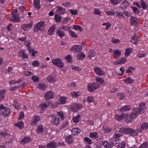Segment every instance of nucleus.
Masks as SVG:
<instances>
[{
  "label": "nucleus",
  "instance_id": "4be33fe9",
  "mask_svg": "<svg viewBox=\"0 0 148 148\" xmlns=\"http://www.w3.org/2000/svg\"><path fill=\"white\" fill-rule=\"evenodd\" d=\"M58 8L57 12L58 13L61 14H65L66 12L65 9L62 8V7H57Z\"/></svg>",
  "mask_w": 148,
  "mask_h": 148
},
{
  "label": "nucleus",
  "instance_id": "09e8293b",
  "mask_svg": "<svg viewBox=\"0 0 148 148\" xmlns=\"http://www.w3.org/2000/svg\"><path fill=\"white\" fill-rule=\"evenodd\" d=\"M87 101L89 103L93 102L94 101V99L92 96L88 97L86 98Z\"/></svg>",
  "mask_w": 148,
  "mask_h": 148
},
{
  "label": "nucleus",
  "instance_id": "4468645a",
  "mask_svg": "<svg viewBox=\"0 0 148 148\" xmlns=\"http://www.w3.org/2000/svg\"><path fill=\"white\" fill-rule=\"evenodd\" d=\"M12 22L14 23H15L16 22H19L20 20V18L19 17V14L14 15H12Z\"/></svg>",
  "mask_w": 148,
  "mask_h": 148
},
{
  "label": "nucleus",
  "instance_id": "393cba45",
  "mask_svg": "<svg viewBox=\"0 0 148 148\" xmlns=\"http://www.w3.org/2000/svg\"><path fill=\"white\" fill-rule=\"evenodd\" d=\"M30 141L31 139L30 138L28 137H26L23 138L20 141V142L22 144L24 145L25 143L29 142Z\"/></svg>",
  "mask_w": 148,
  "mask_h": 148
},
{
  "label": "nucleus",
  "instance_id": "a18cd8bd",
  "mask_svg": "<svg viewBox=\"0 0 148 148\" xmlns=\"http://www.w3.org/2000/svg\"><path fill=\"white\" fill-rule=\"evenodd\" d=\"M140 5L142 8L144 9H145L147 7V5L145 3V1L144 0H141L140 1Z\"/></svg>",
  "mask_w": 148,
  "mask_h": 148
},
{
  "label": "nucleus",
  "instance_id": "864d4df0",
  "mask_svg": "<svg viewBox=\"0 0 148 148\" xmlns=\"http://www.w3.org/2000/svg\"><path fill=\"white\" fill-rule=\"evenodd\" d=\"M65 59L67 60V62H71L72 61V58L71 55H67Z\"/></svg>",
  "mask_w": 148,
  "mask_h": 148
},
{
  "label": "nucleus",
  "instance_id": "0eeeda50",
  "mask_svg": "<svg viewBox=\"0 0 148 148\" xmlns=\"http://www.w3.org/2000/svg\"><path fill=\"white\" fill-rule=\"evenodd\" d=\"M82 107V105L79 103H74L70 106L71 110L74 112H77Z\"/></svg>",
  "mask_w": 148,
  "mask_h": 148
},
{
  "label": "nucleus",
  "instance_id": "13d9d810",
  "mask_svg": "<svg viewBox=\"0 0 148 148\" xmlns=\"http://www.w3.org/2000/svg\"><path fill=\"white\" fill-rule=\"evenodd\" d=\"M34 119L32 122V123L36 124L40 120V117L38 116H34Z\"/></svg>",
  "mask_w": 148,
  "mask_h": 148
},
{
  "label": "nucleus",
  "instance_id": "a211bd4d",
  "mask_svg": "<svg viewBox=\"0 0 148 148\" xmlns=\"http://www.w3.org/2000/svg\"><path fill=\"white\" fill-rule=\"evenodd\" d=\"M94 71L96 74L99 75H101L103 74V71L98 67H95L94 69Z\"/></svg>",
  "mask_w": 148,
  "mask_h": 148
},
{
  "label": "nucleus",
  "instance_id": "8fccbe9b",
  "mask_svg": "<svg viewBox=\"0 0 148 148\" xmlns=\"http://www.w3.org/2000/svg\"><path fill=\"white\" fill-rule=\"evenodd\" d=\"M106 13L108 15L113 16L115 14V12L113 10H112L110 11H108L106 10L105 11Z\"/></svg>",
  "mask_w": 148,
  "mask_h": 148
},
{
  "label": "nucleus",
  "instance_id": "69168bd1",
  "mask_svg": "<svg viewBox=\"0 0 148 148\" xmlns=\"http://www.w3.org/2000/svg\"><path fill=\"white\" fill-rule=\"evenodd\" d=\"M70 13L73 15H75L78 14L77 10H74L73 9H71L69 10Z\"/></svg>",
  "mask_w": 148,
  "mask_h": 148
},
{
  "label": "nucleus",
  "instance_id": "c9c22d12",
  "mask_svg": "<svg viewBox=\"0 0 148 148\" xmlns=\"http://www.w3.org/2000/svg\"><path fill=\"white\" fill-rule=\"evenodd\" d=\"M47 80L49 82H53L55 81L54 78L51 75H49L47 77Z\"/></svg>",
  "mask_w": 148,
  "mask_h": 148
},
{
  "label": "nucleus",
  "instance_id": "58836bf2",
  "mask_svg": "<svg viewBox=\"0 0 148 148\" xmlns=\"http://www.w3.org/2000/svg\"><path fill=\"white\" fill-rule=\"evenodd\" d=\"M19 56L23 59H27L28 58V56L23 52H19Z\"/></svg>",
  "mask_w": 148,
  "mask_h": 148
},
{
  "label": "nucleus",
  "instance_id": "bb28decb",
  "mask_svg": "<svg viewBox=\"0 0 148 148\" xmlns=\"http://www.w3.org/2000/svg\"><path fill=\"white\" fill-rule=\"evenodd\" d=\"M80 130L78 128H73L72 129L71 132L74 135H77L80 132Z\"/></svg>",
  "mask_w": 148,
  "mask_h": 148
},
{
  "label": "nucleus",
  "instance_id": "6e6552de",
  "mask_svg": "<svg viewBox=\"0 0 148 148\" xmlns=\"http://www.w3.org/2000/svg\"><path fill=\"white\" fill-rule=\"evenodd\" d=\"M51 116L52 118L51 120L52 123L55 125H58L59 124L60 121L59 118L55 115H51L49 116V117Z\"/></svg>",
  "mask_w": 148,
  "mask_h": 148
},
{
  "label": "nucleus",
  "instance_id": "5701e85b",
  "mask_svg": "<svg viewBox=\"0 0 148 148\" xmlns=\"http://www.w3.org/2000/svg\"><path fill=\"white\" fill-rule=\"evenodd\" d=\"M67 98L64 97H60L59 99V101L60 102V104H65L67 101Z\"/></svg>",
  "mask_w": 148,
  "mask_h": 148
},
{
  "label": "nucleus",
  "instance_id": "b1692460",
  "mask_svg": "<svg viewBox=\"0 0 148 148\" xmlns=\"http://www.w3.org/2000/svg\"><path fill=\"white\" fill-rule=\"evenodd\" d=\"M79 46V45H74L71 48L70 50L73 51L74 53H76L78 52V49Z\"/></svg>",
  "mask_w": 148,
  "mask_h": 148
},
{
  "label": "nucleus",
  "instance_id": "412c9836",
  "mask_svg": "<svg viewBox=\"0 0 148 148\" xmlns=\"http://www.w3.org/2000/svg\"><path fill=\"white\" fill-rule=\"evenodd\" d=\"M130 25H136L137 24L138 21L137 18L135 17H132L130 18Z\"/></svg>",
  "mask_w": 148,
  "mask_h": 148
},
{
  "label": "nucleus",
  "instance_id": "6ab92c4d",
  "mask_svg": "<svg viewBox=\"0 0 148 148\" xmlns=\"http://www.w3.org/2000/svg\"><path fill=\"white\" fill-rule=\"evenodd\" d=\"M40 1L39 0H34V7L37 9H39L40 8Z\"/></svg>",
  "mask_w": 148,
  "mask_h": 148
},
{
  "label": "nucleus",
  "instance_id": "052dcab7",
  "mask_svg": "<svg viewBox=\"0 0 148 148\" xmlns=\"http://www.w3.org/2000/svg\"><path fill=\"white\" fill-rule=\"evenodd\" d=\"M59 29L67 31L69 30L70 29V28L69 27L67 26H62L61 27H59Z\"/></svg>",
  "mask_w": 148,
  "mask_h": 148
},
{
  "label": "nucleus",
  "instance_id": "a19ab883",
  "mask_svg": "<svg viewBox=\"0 0 148 148\" xmlns=\"http://www.w3.org/2000/svg\"><path fill=\"white\" fill-rule=\"evenodd\" d=\"M49 104H50V103H49L48 104L46 103H43L39 105V106L41 109L44 110L49 106Z\"/></svg>",
  "mask_w": 148,
  "mask_h": 148
},
{
  "label": "nucleus",
  "instance_id": "4c0bfd02",
  "mask_svg": "<svg viewBox=\"0 0 148 148\" xmlns=\"http://www.w3.org/2000/svg\"><path fill=\"white\" fill-rule=\"evenodd\" d=\"M44 130V128L41 125H40L38 126L37 129V132L38 134L42 133L43 132Z\"/></svg>",
  "mask_w": 148,
  "mask_h": 148
},
{
  "label": "nucleus",
  "instance_id": "aec40b11",
  "mask_svg": "<svg viewBox=\"0 0 148 148\" xmlns=\"http://www.w3.org/2000/svg\"><path fill=\"white\" fill-rule=\"evenodd\" d=\"M125 114L124 113H122L120 115L118 114L116 115L115 117L116 120L118 121H120L122 120L125 117Z\"/></svg>",
  "mask_w": 148,
  "mask_h": 148
},
{
  "label": "nucleus",
  "instance_id": "e2e57ef3",
  "mask_svg": "<svg viewBox=\"0 0 148 148\" xmlns=\"http://www.w3.org/2000/svg\"><path fill=\"white\" fill-rule=\"evenodd\" d=\"M141 125L144 129H148V123H144L141 124Z\"/></svg>",
  "mask_w": 148,
  "mask_h": 148
},
{
  "label": "nucleus",
  "instance_id": "423d86ee",
  "mask_svg": "<svg viewBox=\"0 0 148 148\" xmlns=\"http://www.w3.org/2000/svg\"><path fill=\"white\" fill-rule=\"evenodd\" d=\"M10 110L4 107L3 105L0 106V113L4 116H8L10 114Z\"/></svg>",
  "mask_w": 148,
  "mask_h": 148
},
{
  "label": "nucleus",
  "instance_id": "f257e3e1",
  "mask_svg": "<svg viewBox=\"0 0 148 148\" xmlns=\"http://www.w3.org/2000/svg\"><path fill=\"white\" fill-rule=\"evenodd\" d=\"M123 134L132 136H136L138 134L136 130L129 128H120L119 131H116L114 136L119 138V137L122 136Z\"/></svg>",
  "mask_w": 148,
  "mask_h": 148
},
{
  "label": "nucleus",
  "instance_id": "9b49d317",
  "mask_svg": "<svg viewBox=\"0 0 148 148\" xmlns=\"http://www.w3.org/2000/svg\"><path fill=\"white\" fill-rule=\"evenodd\" d=\"M33 23L32 22L29 24H24L21 26V29L27 31L31 27Z\"/></svg>",
  "mask_w": 148,
  "mask_h": 148
},
{
  "label": "nucleus",
  "instance_id": "6e6d98bb",
  "mask_svg": "<svg viewBox=\"0 0 148 148\" xmlns=\"http://www.w3.org/2000/svg\"><path fill=\"white\" fill-rule=\"evenodd\" d=\"M110 2L114 5H116L119 3L121 0H110Z\"/></svg>",
  "mask_w": 148,
  "mask_h": 148
},
{
  "label": "nucleus",
  "instance_id": "f03ea898",
  "mask_svg": "<svg viewBox=\"0 0 148 148\" xmlns=\"http://www.w3.org/2000/svg\"><path fill=\"white\" fill-rule=\"evenodd\" d=\"M146 104L144 102H141L138 108H134L133 109L136 114L139 115L140 114H142L144 112L146 108Z\"/></svg>",
  "mask_w": 148,
  "mask_h": 148
},
{
  "label": "nucleus",
  "instance_id": "7ed1b4c3",
  "mask_svg": "<svg viewBox=\"0 0 148 148\" xmlns=\"http://www.w3.org/2000/svg\"><path fill=\"white\" fill-rule=\"evenodd\" d=\"M138 115L133 109V111L131 114L130 115H127L125 119V121L127 123H129L132 122L133 121V119H135Z\"/></svg>",
  "mask_w": 148,
  "mask_h": 148
},
{
  "label": "nucleus",
  "instance_id": "39448f33",
  "mask_svg": "<svg viewBox=\"0 0 148 148\" xmlns=\"http://www.w3.org/2000/svg\"><path fill=\"white\" fill-rule=\"evenodd\" d=\"M45 27V23L42 21L38 23L34 26V30L35 32H38L39 30L42 31L43 30Z\"/></svg>",
  "mask_w": 148,
  "mask_h": 148
},
{
  "label": "nucleus",
  "instance_id": "1a4fd4ad",
  "mask_svg": "<svg viewBox=\"0 0 148 148\" xmlns=\"http://www.w3.org/2000/svg\"><path fill=\"white\" fill-rule=\"evenodd\" d=\"M53 93L51 91H49L46 92L44 95V97L46 100H48L53 98Z\"/></svg>",
  "mask_w": 148,
  "mask_h": 148
},
{
  "label": "nucleus",
  "instance_id": "9d476101",
  "mask_svg": "<svg viewBox=\"0 0 148 148\" xmlns=\"http://www.w3.org/2000/svg\"><path fill=\"white\" fill-rule=\"evenodd\" d=\"M65 142L69 145L71 144L73 142L74 139L71 135L65 136Z\"/></svg>",
  "mask_w": 148,
  "mask_h": 148
},
{
  "label": "nucleus",
  "instance_id": "37998d69",
  "mask_svg": "<svg viewBox=\"0 0 148 148\" xmlns=\"http://www.w3.org/2000/svg\"><path fill=\"white\" fill-rule=\"evenodd\" d=\"M55 18L56 22H59L61 21L62 17L59 14H56L55 15Z\"/></svg>",
  "mask_w": 148,
  "mask_h": 148
},
{
  "label": "nucleus",
  "instance_id": "3c124183",
  "mask_svg": "<svg viewBox=\"0 0 148 148\" xmlns=\"http://www.w3.org/2000/svg\"><path fill=\"white\" fill-rule=\"evenodd\" d=\"M131 8L132 9L134 13L137 14H139V11L138 10V8L134 6H132Z\"/></svg>",
  "mask_w": 148,
  "mask_h": 148
},
{
  "label": "nucleus",
  "instance_id": "5fc2aeb1",
  "mask_svg": "<svg viewBox=\"0 0 148 148\" xmlns=\"http://www.w3.org/2000/svg\"><path fill=\"white\" fill-rule=\"evenodd\" d=\"M57 113L58 116H60L62 120H63L64 119V114L62 112H58Z\"/></svg>",
  "mask_w": 148,
  "mask_h": 148
},
{
  "label": "nucleus",
  "instance_id": "49530a36",
  "mask_svg": "<svg viewBox=\"0 0 148 148\" xmlns=\"http://www.w3.org/2000/svg\"><path fill=\"white\" fill-rule=\"evenodd\" d=\"M96 80L97 82H99L101 84L103 85L105 84V82L103 79L99 77H97L96 78Z\"/></svg>",
  "mask_w": 148,
  "mask_h": 148
},
{
  "label": "nucleus",
  "instance_id": "338daca9",
  "mask_svg": "<svg viewBox=\"0 0 148 148\" xmlns=\"http://www.w3.org/2000/svg\"><path fill=\"white\" fill-rule=\"evenodd\" d=\"M115 14L116 16L119 18H121V17H123V14L121 12H116L115 13Z\"/></svg>",
  "mask_w": 148,
  "mask_h": 148
},
{
  "label": "nucleus",
  "instance_id": "dca6fc26",
  "mask_svg": "<svg viewBox=\"0 0 148 148\" xmlns=\"http://www.w3.org/2000/svg\"><path fill=\"white\" fill-rule=\"evenodd\" d=\"M114 57L116 59H117L121 55V53L119 50H115L114 52Z\"/></svg>",
  "mask_w": 148,
  "mask_h": 148
},
{
  "label": "nucleus",
  "instance_id": "ddd939ff",
  "mask_svg": "<svg viewBox=\"0 0 148 148\" xmlns=\"http://www.w3.org/2000/svg\"><path fill=\"white\" fill-rule=\"evenodd\" d=\"M58 145L56 142L51 141L47 144L46 147L48 148H55Z\"/></svg>",
  "mask_w": 148,
  "mask_h": 148
},
{
  "label": "nucleus",
  "instance_id": "c85d7f7f",
  "mask_svg": "<svg viewBox=\"0 0 148 148\" xmlns=\"http://www.w3.org/2000/svg\"><path fill=\"white\" fill-rule=\"evenodd\" d=\"M127 61V59L125 57H123L121 59L119 60L117 62L116 64H124Z\"/></svg>",
  "mask_w": 148,
  "mask_h": 148
},
{
  "label": "nucleus",
  "instance_id": "473e14b6",
  "mask_svg": "<svg viewBox=\"0 0 148 148\" xmlns=\"http://www.w3.org/2000/svg\"><path fill=\"white\" fill-rule=\"evenodd\" d=\"M138 37L134 36L132 37L131 41L132 43L136 45L138 43Z\"/></svg>",
  "mask_w": 148,
  "mask_h": 148
},
{
  "label": "nucleus",
  "instance_id": "4d7b16f0",
  "mask_svg": "<svg viewBox=\"0 0 148 148\" xmlns=\"http://www.w3.org/2000/svg\"><path fill=\"white\" fill-rule=\"evenodd\" d=\"M40 63L38 60L33 61L32 63V65L34 66H39Z\"/></svg>",
  "mask_w": 148,
  "mask_h": 148
},
{
  "label": "nucleus",
  "instance_id": "79ce46f5",
  "mask_svg": "<svg viewBox=\"0 0 148 148\" xmlns=\"http://www.w3.org/2000/svg\"><path fill=\"white\" fill-rule=\"evenodd\" d=\"M138 148H148V141L141 144Z\"/></svg>",
  "mask_w": 148,
  "mask_h": 148
},
{
  "label": "nucleus",
  "instance_id": "cd10ccee",
  "mask_svg": "<svg viewBox=\"0 0 148 148\" xmlns=\"http://www.w3.org/2000/svg\"><path fill=\"white\" fill-rule=\"evenodd\" d=\"M126 83L132 84L134 82V80L130 77H128L123 80Z\"/></svg>",
  "mask_w": 148,
  "mask_h": 148
},
{
  "label": "nucleus",
  "instance_id": "20e7f679",
  "mask_svg": "<svg viewBox=\"0 0 148 148\" xmlns=\"http://www.w3.org/2000/svg\"><path fill=\"white\" fill-rule=\"evenodd\" d=\"M52 63L54 65L60 68H63L64 66V64L62 62L61 60L58 58H56L53 60L52 61Z\"/></svg>",
  "mask_w": 148,
  "mask_h": 148
},
{
  "label": "nucleus",
  "instance_id": "e433bc0d",
  "mask_svg": "<svg viewBox=\"0 0 148 148\" xmlns=\"http://www.w3.org/2000/svg\"><path fill=\"white\" fill-rule=\"evenodd\" d=\"M47 86L43 84H39L38 86V87L40 88L41 90H43L46 88Z\"/></svg>",
  "mask_w": 148,
  "mask_h": 148
},
{
  "label": "nucleus",
  "instance_id": "f8f14e48",
  "mask_svg": "<svg viewBox=\"0 0 148 148\" xmlns=\"http://www.w3.org/2000/svg\"><path fill=\"white\" fill-rule=\"evenodd\" d=\"M88 88L89 91L94 92L96 90V88H95V83H89L88 85Z\"/></svg>",
  "mask_w": 148,
  "mask_h": 148
},
{
  "label": "nucleus",
  "instance_id": "de8ad7c7",
  "mask_svg": "<svg viewBox=\"0 0 148 148\" xmlns=\"http://www.w3.org/2000/svg\"><path fill=\"white\" fill-rule=\"evenodd\" d=\"M86 56L84 54H83L82 53H81L79 54L77 56V58L79 60H81L84 58Z\"/></svg>",
  "mask_w": 148,
  "mask_h": 148
},
{
  "label": "nucleus",
  "instance_id": "2eb2a0df",
  "mask_svg": "<svg viewBox=\"0 0 148 148\" xmlns=\"http://www.w3.org/2000/svg\"><path fill=\"white\" fill-rule=\"evenodd\" d=\"M131 108V106L129 105H125L121 107L119 110L120 112L128 111H129Z\"/></svg>",
  "mask_w": 148,
  "mask_h": 148
},
{
  "label": "nucleus",
  "instance_id": "c756f323",
  "mask_svg": "<svg viewBox=\"0 0 148 148\" xmlns=\"http://www.w3.org/2000/svg\"><path fill=\"white\" fill-rule=\"evenodd\" d=\"M126 51L125 52V57H128L132 53V49L128 48L126 49Z\"/></svg>",
  "mask_w": 148,
  "mask_h": 148
},
{
  "label": "nucleus",
  "instance_id": "72a5a7b5",
  "mask_svg": "<svg viewBox=\"0 0 148 148\" xmlns=\"http://www.w3.org/2000/svg\"><path fill=\"white\" fill-rule=\"evenodd\" d=\"M55 28L54 27V25L50 27L48 31V33L49 34L51 35L53 34L55 32Z\"/></svg>",
  "mask_w": 148,
  "mask_h": 148
},
{
  "label": "nucleus",
  "instance_id": "0e129e2a",
  "mask_svg": "<svg viewBox=\"0 0 148 148\" xmlns=\"http://www.w3.org/2000/svg\"><path fill=\"white\" fill-rule=\"evenodd\" d=\"M84 140L87 142L88 144L90 145L92 143V141L88 137H85L84 138Z\"/></svg>",
  "mask_w": 148,
  "mask_h": 148
},
{
  "label": "nucleus",
  "instance_id": "c03bdc74",
  "mask_svg": "<svg viewBox=\"0 0 148 148\" xmlns=\"http://www.w3.org/2000/svg\"><path fill=\"white\" fill-rule=\"evenodd\" d=\"M29 52L30 54H32L33 57L35 56V54L38 53L37 51H35L34 49H32L29 50Z\"/></svg>",
  "mask_w": 148,
  "mask_h": 148
},
{
  "label": "nucleus",
  "instance_id": "680f3d73",
  "mask_svg": "<svg viewBox=\"0 0 148 148\" xmlns=\"http://www.w3.org/2000/svg\"><path fill=\"white\" fill-rule=\"evenodd\" d=\"M4 97V91L1 90L0 91V100H3Z\"/></svg>",
  "mask_w": 148,
  "mask_h": 148
},
{
  "label": "nucleus",
  "instance_id": "7c9ffc66",
  "mask_svg": "<svg viewBox=\"0 0 148 148\" xmlns=\"http://www.w3.org/2000/svg\"><path fill=\"white\" fill-rule=\"evenodd\" d=\"M71 95L73 97L77 98L80 95L81 93L79 92H73L71 93Z\"/></svg>",
  "mask_w": 148,
  "mask_h": 148
},
{
  "label": "nucleus",
  "instance_id": "603ef678",
  "mask_svg": "<svg viewBox=\"0 0 148 148\" xmlns=\"http://www.w3.org/2000/svg\"><path fill=\"white\" fill-rule=\"evenodd\" d=\"M73 29L75 30H79L80 32L82 30V28L80 26L78 25H74L73 26Z\"/></svg>",
  "mask_w": 148,
  "mask_h": 148
},
{
  "label": "nucleus",
  "instance_id": "a878e982",
  "mask_svg": "<svg viewBox=\"0 0 148 148\" xmlns=\"http://www.w3.org/2000/svg\"><path fill=\"white\" fill-rule=\"evenodd\" d=\"M56 34L60 38H62L65 35V34L63 31L59 29L56 30Z\"/></svg>",
  "mask_w": 148,
  "mask_h": 148
},
{
  "label": "nucleus",
  "instance_id": "774afa93",
  "mask_svg": "<svg viewBox=\"0 0 148 148\" xmlns=\"http://www.w3.org/2000/svg\"><path fill=\"white\" fill-rule=\"evenodd\" d=\"M134 68L132 67H129L128 69H127L125 73H130L132 72V70L133 69H134Z\"/></svg>",
  "mask_w": 148,
  "mask_h": 148
},
{
  "label": "nucleus",
  "instance_id": "bf43d9fd",
  "mask_svg": "<svg viewBox=\"0 0 148 148\" xmlns=\"http://www.w3.org/2000/svg\"><path fill=\"white\" fill-rule=\"evenodd\" d=\"M69 33L70 35L72 37L76 38L77 37V36L76 35L75 33L72 31H69Z\"/></svg>",
  "mask_w": 148,
  "mask_h": 148
},
{
  "label": "nucleus",
  "instance_id": "2f4dec72",
  "mask_svg": "<svg viewBox=\"0 0 148 148\" xmlns=\"http://www.w3.org/2000/svg\"><path fill=\"white\" fill-rule=\"evenodd\" d=\"M80 117V115H78L76 116L73 117L72 119V120L74 123H77L79 121Z\"/></svg>",
  "mask_w": 148,
  "mask_h": 148
},
{
  "label": "nucleus",
  "instance_id": "f704fd0d",
  "mask_svg": "<svg viewBox=\"0 0 148 148\" xmlns=\"http://www.w3.org/2000/svg\"><path fill=\"white\" fill-rule=\"evenodd\" d=\"M89 137L90 138H97L98 137L97 133L96 132H90L89 134Z\"/></svg>",
  "mask_w": 148,
  "mask_h": 148
},
{
  "label": "nucleus",
  "instance_id": "f3484780",
  "mask_svg": "<svg viewBox=\"0 0 148 148\" xmlns=\"http://www.w3.org/2000/svg\"><path fill=\"white\" fill-rule=\"evenodd\" d=\"M129 4V3L126 0H125L121 4L120 7L121 10H125Z\"/></svg>",
  "mask_w": 148,
  "mask_h": 148
},
{
  "label": "nucleus",
  "instance_id": "ea45409f",
  "mask_svg": "<svg viewBox=\"0 0 148 148\" xmlns=\"http://www.w3.org/2000/svg\"><path fill=\"white\" fill-rule=\"evenodd\" d=\"M14 125L18 127L20 129H22L23 127V123L22 121L20 122L17 123H16Z\"/></svg>",
  "mask_w": 148,
  "mask_h": 148
}]
</instances>
